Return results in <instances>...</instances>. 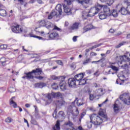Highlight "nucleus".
I'll use <instances>...</instances> for the list:
<instances>
[{"label": "nucleus", "instance_id": "nucleus-1", "mask_svg": "<svg viewBox=\"0 0 130 130\" xmlns=\"http://www.w3.org/2000/svg\"><path fill=\"white\" fill-rule=\"evenodd\" d=\"M99 115L96 114H92L91 116H90V121L87 122V127L91 128L92 127V123L95 125H100L102 122L107 121L108 118L107 115L105 114V110H100L99 113Z\"/></svg>", "mask_w": 130, "mask_h": 130}, {"label": "nucleus", "instance_id": "nucleus-2", "mask_svg": "<svg viewBox=\"0 0 130 130\" xmlns=\"http://www.w3.org/2000/svg\"><path fill=\"white\" fill-rule=\"evenodd\" d=\"M43 72L42 71V69L41 68H37L36 70H33L31 72L28 73H25L24 76L22 77V79H27V80H30V79H34L35 75V79L41 81L44 79V77L40 76Z\"/></svg>", "mask_w": 130, "mask_h": 130}, {"label": "nucleus", "instance_id": "nucleus-3", "mask_svg": "<svg viewBox=\"0 0 130 130\" xmlns=\"http://www.w3.org/2000/svg\"><path fill=\"white\" fill-rule=\"evenodd\" d=\"M102 5L98 4L96 7L91 8L89 11L87 13L86 11H83L82 13V18L84 20L89 18V17H94L95 15L99 13V11L102 9Z\"/></svg>", "mask_w": 130, "mask_h": 130}, {"label": "nucleus", "instance_id": "nucleus-4", "mask_svg": "<svg viewBox=\"0 0 130 130\" xmlns=\"http://www.w3.org/2000/svg\"><path fill=\"white\" fill-rule=\"evenodd\" d=\"M46 98H47L48 99L47 103L48 104H50V103L52 102V98H62V93L60 92L48 93L46 94Z\"/></svg>", "mask_w": 130, "mask_h": 130}, {"label": "nucleus", "instance_id": "nucleus-5", "mask_svg": "<svg viewBox=\"0 0 130 130\" xmlns=\"http://www.w3.org/2000/svg\"><path fill=\"white\" fill-rule=\"evenodd\" d=\"M124 3L127 5V8L126 9L124 7L121 8L119 13H121V15H127V14L130 15V2L128 0H125Z\"/></svg>", "mask_w": 130, "mask_h": 130}, {"label": "nucleus", "instance_id": "nucleus-6", "mask_svg": "<svg viewBox=\"0 0 130 130\" xmlns=\"http://www.w3.org/2000/svg\"><path fill=\"white\" fill-rule=\"evenodd\" d=\"M120 100L123 101L124 104H126L127 105H130V96L129 93L125 92L122 94H121L119 96Z\"/></svg>", "mask_w": 130, "mask_h": 130}, {"label": "nucleus", "instance_id": "nucleus-7", "mask_svg": "<svg viewBox=\"0 0 130 130\" xmlns=\"http://www.w3.org/2000/svg\"><path fill=\"white\" fill-rule=\"evenodd\" d=\"M12 31L14 33H21V32H22L23 29L20 25L16 24L15 26H12Z\"/></svg>", "mask_w": 130, "mask_h": 130}, {"label": "nucleus", "instance_id": "nucleus-8", "mask_svg": "<svg viewBox=\"0 0 130 130\" xmlns=\"http://www.w3.org/2000/svg\"><path fill=\"white\" fill-rule=\"evenodd\" d=\"M119 58L120 59V61L118 62V64H122V61H130V58L129 57L127 56V55H121L119 56Z\"/></svg>", "mask_w": 130, "mask_h": 130}, {"label": "nucleus", "instance_id": "nucleus-9", "mask_svg": "<svg viewBox=\"0 0 130 130\" xmlns=\"http://www.w3.org/2000/svg\"><path fill=\"white\" fill-rule=\"evenodd\" d=\"M48 37L49 40H53L54 39H56V38H58L59 37V35L58 33L56 31H53L51 34L48 36Z\"/></svg>", "mask_w": 130, "mask_h": 130}, {"label": "nucleus", "instance_id": "nucleus-10", "mask_svg": "<svg viewBox=\"0 0 130 130\" xmlns=\"http://www.w3.org/2000/svg\"><path fill=\"white\" fill-rule=\"evenodd\" d=\"M68 85L69 87H72V88L76 87L77 85V83L76 82V79L74 78H70L68 80Z\"/></svg>", "mask_w": 130, "mask_h": 130}, {"label": "nucleus", "instance_id": "nucleus-11", "mask_svg": "<svg viewBox=\"0 0 130 130\" xmlns=\"http://www.w3.org/2000/svg\"><path fill=\"white\" fill-rule=\"evenodd\" d=\"M59 16V14L55 10H52L51 13L48 15V19L49 20H51L52 18L54 17H58Z\"/></svg>", "mask_w": 130, "mask_h": 130}, {"label": "nucleus", "instance_id": "nucleus-12", "mask_svg": "<svg viewBox=\"0 0 130 130\" xmlns=\"http://www.w3.org/2000/svg\"><path fill=\"white\" fill-rule=\"evenodd\" d=\"M92 29H95V27L91 24L88 25L83 28L82 33L84 34V33H86V32H88V31H90V30H92Z\"/></svg>", "mask_w": 130, "mask_h": 130}, {"label": "nucleus", "instance_id": "nucleus-13", "mask_svg": "<svg viewBox=\"0 0 130 130\" xmlns=\"http://www.w3.org/2000/svg\"><path fill=\"white\" fill-rule=\"evenodd\" d=\"M59 86L61 91H66V90H67V83H66V81H64V80L60 81Z\"/></svg>", "mask_w": 130, "mask_h": 130}, {"label": "nucleus", "instance_id": "nucleus-14", "mask_svg": "<svg viewBox=\"0 0 130 130\" xmlns=\"http://www.w3.org/2000/svg\"><path fill=\"white\" fill-rule=\"evenodd\" d=\"M103 8L104 13L106 14L107 16H111V11H110V9L107 6L102 5V8Z\"/></svg>", "mask_w": 130, "mask_h": 130}, {"label": "nucleus", "instance_id": "nucleus-15", "mask_svg": "<svg viewBox=\"0 0 130 130\" xmlns=\"http://www.w3.org/2000/svg\"><path fill=\"white\" fill-rule=\"evenodd\" d=\"M51 80H58V81H64L66 79L63 76H56L55 75L50 76Z\"/></svg>", "mask_w": 130, "mask_h": 130}, {"label": "nucleus", "instance_id": "nucleus-16", "mask_svg": "<svg viewBox=\"0 0 130 130\" xmlns=\"http://www.w3.org/2000/svg\"><path fill=\"white\" fill-rule=\"evenodd\" d=\"M96 93V96H95V98H96V96H98V97H100L101 96H102V95L104 94V92H103V89L100 88L98 89L95 91Z\"/></svg>", "mask_w": 130, "mask_h": 130}, {"label": "nucleus", "instance_id": "nucleus-17", "mask_svg": "<svg viewBox=\"0 0 130 130\" xmlns=\"http://www.w3.org/2000/svg\"><path fill=\"white\" fill-rule=\"evenodd\" d=\"M64 103H66V102H64L63 100L55 101V104L56 107H61V106H62Z\"/></svg>", "mask_w": 130, "mask_h": 130}, {"label": "nucleus", "instance_id": "nucleus-18", "mask_svg": "<svg viewBox=\"0 0 130 130\" xmlns=\"http://www.w3.org/2000/svg\"><path fill=\"white\" fill-rule=\"evenodd\" d=\"M83 78H84V74L82 73L77 74L74 77V78L76 80H77V82H79V81L81 80Z\"/></svg>", "mask_w": 130, "mask_h": 130}, {"label": "nucleus", "instance_id": "nucleus-19", "mask_svg": "<svg viewBox=\"0 0 130 130\" xmlns=\"http://www.w3.org/2000/svg\"><path fill=\"white\" fill-rule=\"evenodd\" d=\"M63 5L64 12L66 13L67 15H71L72 14V9H71L69 6H65Z\"/></svg>", "mask_w": 130, "mask_h": 130}, {"label": "nucleus", "instance_id": "nucleus-20", "mask_svg": "<svg viewBox=\"0 0 130 130\" xmlns=\"http://www.w3.org/2000/svg\"><path fill=\"white\" fill-rule=\"evenodd\" d=\"M45 27L47 28V29H50V28H53V27H54V24H53V23H51L50 21L46 20Z\"/></svg>", "mask_w": 130, "mask_h": 130}, {"label": "nucleus", "instance_id": "nucleus-21", "mask_svg": "<svg viewBox=\"0 0 130 130\" xmlns=\"http://www.w3.org/2000/svg\"><path fill=\"white\" fill-rule=\"evenodd\" d=\"M61 5L58 4L55 8V11L58 12V14H59V16H61V14L62 13V9H61Z\"/></svg>", "mask_w": 130, "mask_h": 130}, {"label": "nucleus", "instance_id": "nucleus-22", "mask_svg": "<svg viewBox=\"0 0 130 130\" xmlns=\"http://www.w3.org/2000/svg\"><path fill=\"white\" fill-rule=\"evenodd\" d=\"M45 86H46V84L43 82L37 83L35 84V88H40L41 89L43 87H45Z\"/></svg>", "mask_w": 130, "mask_h": 130}, {"label": "nucleus", "instance_id": "nucleus-23", "mask_svg": "<svg viewBox=\"0 0 130 130\" xmlns=\"http://www.w3.org/2000/svg\"><path fill=\"white\" fill-rule=\"evenodd\" d=\"M53 130H60V123L59 122V120H57L56 121V123L53 127Z\"/></svg>", "mask_w": 130, "mask_h": 130}, {"label": "nucleus", "instance_id": "nucleus-24", "mask_svg": "<svg viewBox=\"0 0 130 130\" xmlns=\"http://www.w3.org/2000/svg\"><path fill=\"white\" fill-rule=\"evenodd\" d=\"M79 29V23L75 22L70 28V30H77Z\"/></svg>", "mask_w": 130, "mask_h": 130}, {"label": "nucleus", "instance_id": "nucleus-25", "mask_svg": "<svg viewBox=\"0 0 130 130\" xmlns=\"http://www.w3.org/2000/svg\"><path fill=\"white\" fill-rule=\"evenodd\" d=\"M99 18L101 20H104L107 18L108 15L104 13V12H101L99 14Z\"/></svg>", "mask_w": 130, "mask_h": 130}, {"label": "nucleus", "instance_id": "nucleus-26", "mask_svg": "<svg viewBox=\"0 0 130 130\" xmlns=\"http://www.w3.org/2000/svg\"><path fill=\"white\" fill-rule=\"evenodd\" d=\"M13 99H15V96L12 97L10 99V105H13V106L14 108H16V107H17V103L14 102V101H13Z\"/></svg>", "mask_w": 130, "mask_h": 130}, {"label": "nucleus", "instance_id": "nucleus-27", "mask_svg": "<svg viewBox=\"0 0 130 130\" xmlns=\"http://www.w3.org/2000/svg\"><path fill=\"white\" fill-rule=\"evenodd\" d=\"M46 22V20H40L39 21V24L40 26L38 28H40V27H45Z\"/></svg>", "mask_w": 130, "mask_h": 130}, {"label": "nucleus", "instance_id": "nucleus-28", "mask_svg": "<svg viewBox=\"0 0 130 130\" xmlns=\"http://www.w3.org/2000/svg\"><path fill=\"white\" fill-rule=\"evenodd\" d=\"M75 0H64V3L67 4V5H72V3L73 2H75ZM76 2H78L79 4H80V2H81V0H76Z\"/></svg>", "mask_w": 130, "mask_h": 130}, {"label": "nucleus", "instance_id": "nucleus-29", "mask_svg": "<svg viewBox=\"0 0 130 130\" xmlns=\"http://www.w3.org/2000/svg\"><path fill=\"white\" fill-rule=\"evenodd\" d=\"M91 3H92V0H83L80 2V4H81V5H84V4L88 5L91 4Z\"/></svg>", "mask_w": 130, "mask_h": 130}, {"label": "nucleus", "instance_id": "nucleus-30", "mask_svg": "<svg viewBox=\"0 0 130 130\" xmlns=\"http://www.w3.org/2000/svg\"><path fill=\"white\" fill-rule=\"evenodd\" d=\"M0 16L6 17V16H7V11L4 9H0Z\"/></svg>", "mask_w": 130, "mask_h": 130}, {"label": "nucleus", "instance_id": "nucleus-31", "mask_svg": "<svg viewBox=\"0 0 130 130\" xmlns=\"http://www.w3.org/2000/svg\"><path fill=\"white\" fill-rule=\"evenodd\" d=\"M29 36L30 37H34V38H37L38 39H39V40H45V39H44L43 38L39 36H34L32 34H30Z\"/></svg>", "mask_w": 130, "mask_h": 130}, {"label": "nucleus", "instance_id": "nucleus-32", "mask_svg": "<svg viewBox=\"0 0 130 130\" xmlns=\"http://www.w3.org/2000/svg\"><path fill=\"white\" fill-rule=\"evenodd\" d=\"M114 111L116 113H117L118 112V110H119V107L118 106V105L115 104L114 105Z\"/></svg>", "mask_w": 130, "mask_h": 130}, {"label": "nucleus", "instance_id": "nucleus-33", "mask_svg": "<svg viewBox=\"0 0 130 130\" xmlns=\"http://www.w3.org/2000/svg\"><path fill=\"white\" fill-rule=\"evenodd\" d=\"M79 82V85H80V86H82L83 85H85L86 83H87V81L86 80V79H81L80 81H78Z\"/></svg>", "mask_w": 130, "mask_h": 130}, {"label": "nucleus", "instance_id": "nucleus-34", "mask_svg": "<svg viewBox=\"0 0 130 130\" xmlns=\"http://www.w3.org/2000/svg\"><path fill=\"white\" fill-rule=\"evenodd\" d=\"M111 12L112 16H114V18H116V17L118 16V13H117V11H116L115 10H113Z\"/></svg>", "mask_w": 130, "mask_h": 130}, {"label": "nucleus", "instance_id": "nucleus-35", "mask_svg": "<svg viewBox=\"0 0 130 130\" xmlns=\"http://www.w3.org/2000/svg\"><path fill=\"white\" fill-rule=\"evenodd\" d=\"M51 87L53 89V90H56V89L58 88V85H57L56 83H53L51 85Z\"/></svg>", "mask_w": 130, "mask_h": 130}, {"label": "nucleus", "instance_id": "nucleus-36", "mask_svg": "<svg viewBox=\"0 0 130 130\" xmlns=\"http://www.w3.org/2000/svg\"><path fill=\"white\" fill-rule=\"evenodd\" d=\"M91 58H87L86 59H85L83 62V64L85 65V64H87L90 62H91Z\"/></svg>", "mask_w": 130, "mask_h": 130}, {"label": "nucleus", "instance_id": "nucleus-37", "mask_svg": "<svg viewBox=\"0 0 130 130\" xmlns=\"http://www.w3.org/2000/svg\"><path fill=\"white\" fill-rule=\"evenodd\" d=\"M76 103H77V106H81V105H84V104H85L84 103L82 102V100H78Z\"/></svg>", "mask_w": 130, "mask_h": 130}, {"label": "nucleus", "instance_id": "nucleus-38", "mask_svg": "<svg viewBox=\"0 0 130 130\" xmlns=\"http://www.w3.org/2000/svg\"><path fill=\"white\" fill-rule=\"evenodd\" d=\"M74 107H75V103L73 102L72 104L70 105L68 108L69 111H72V109H73Z\"/></svg>", "mask_w": 130, "mask_h": 130}, {"label": "nucleus", "instance_id": "nucleus-39", "mask_svg": "<svg viewBox=\"0 0 130 130\" xmlns=\"http://www.w3.org/2000/svg\"><path fill=\"white\" fill-rule=\"evenodd\" d=\"M30 122L32 123V124H37V121H36V120H35V119H34L32 116H31Z\"/></svg>", "mask_w": 130, "mask_h": 130}, {"label": "nucleus", "instance_id": "nucleus-40", "mask_svg": "<svg viewBox=\"0 0 130 130\" xmlns=\"http://www.w3.org/2000/svg\"><path fill=\"white\" fill-rule=\"evenodd\" d=\"M58 115L62 117V118H64L66 117V114H64V113L63 111H59Z\"/></svg>", "mask_w": 130, "mask_h": 130}, {"label": "nucleus", "instance_id": "nucleus-41", "mask_svg": "<svg viewBox=\"0 0 130 130\" xmlns=\"http://www.w3.org/2000/svg\"><path fill=\"white\" fill-rule=\"evenodd\" d=\"M126 42H122V43H119L118 45H117L115 48H119L122 46V45H124Z\"/></svg>", "mask_w": 130, "mask_h": 130}, {"label": "nucleus", "instance_id": "nucleus-42", "mask_svg": "<svg viewBox=\"0 0 130 130\" xmlns=\"http://www.w3.org/2000/svg\"><path fill=\"white\" fill-rule=\"evenodd\" d=\"M104 2H107L108 5L111 6V5L114 3V0H105Z\"/></svg>", "mask_w": 130, "mask_h": 130}, {"label": "nucleus", "instance_id": "nucleus-43", "mask_svg": "<svg viewBox=\"0 0 130 130\" xmlns=\"http://www.w3.org/2000/svg\"><path fill=\"white\" fill-rule=\"evenodd\" d=\"M119 80L122 81V82H124V80H125V76L124 75H122L119 77Z\"/></svg>", "mask_w": 130, "mask_h": 130}, {"label": "nucleus", "instance_id": "nucleus-44", "mask_svg": "<svg viewBox=\"0 0 130 130\" xmlns=\"http://www.w3.org/2000/svg\"><path fill=\"white\" fill-rule=\"evenodd\" d=\"M109 68H110L111 69H113V71H116V72H117V71H118V69L117 68V67L114 66H112L111 65Z\"/></svg>", "mask_w": 130, "mask_h": 130}, {"label": "nucleus", "instance_id": "nucleus-45", "mask_svg": "<svg viewBox=\"0 0 130 130\" xmlns=\"http://www.w3.org/2000/svg\"><path fill=\"white\" fill-rule=\"evenodd\" d=\"M55 62L57 63V64H59V66H61L63 67V62H62V61L60 60H56Z\"/></svg>", "mask_w": 130, "mask_h": 130}, {"label": "nucleus", "instance_id": "nucleus-46", "mask_svg": "<svg viewBox=\"0 0 130 130\" xmlns=\"http://www.w3.org/2000/svg\"><path fill=\"white\" fill-rule=\"evenodd\" d=\"M119 67H120L121 69H127V68H128V64L125 63L122 66L119 65Z\"/></svg>", "mask_w": 130, "mask_h": 130}, {"label": "nucleus", "instance_id": "nucleus-47", "mask_svg": "<svg viewBox=\"0 0 130 130\" xmlns=\"http://www.w3.org/2000/svg\"><path fill=\"white\" fill-rule=\"evenodd\" d=\"M5 121L6 122H12V121H13V119L11 118V117H8L5 119Z\"/></svg>", "mask_w": 130, "mask_h": 130}, {"label": "nucleus", "instance_id": "nucleus-48", "mask_svg": "<svg viewBox=\"0 0 130 130\" xmlns=\"http://www.w3.org/2000/svg\"><path fill=\"white\" fill-rule=\"evenodd\" d=\"M54 28H53V31L54 30H57V31H60V32H61V29L58 27L57 26H56V25H54Z\"/></svg>", "mask_w": 130, "mask_h": 130}, {"label": "nucleus", "instance_id": "nucleus-49", "mask_svg": "<svg viewBox=\"0 0 130 130\" xmlns=\"http://www.w3.org/2000/svg\"><path fill=\"white\" fill-rule=\"evenodd\" d=\"M35 31H36V32H38L39 33H41V35H42V36L44 34V31H39V29L38 27H36L35 28Z\"/></svg>", "mask_w": 130, "mask_h": 130}, {"label": "nucleus", "instance_id": "nucleus-50", "mask_svg": "<svg viewBox=\"0 0 130 130\" xmlns=\"http://www.w3.org/2000/svg\"><path fill=\"white\" fill-rule=\"evenodd\" d=\"M103 60H104V58H102L98 61H93L91 62V63H97V62H100V61H103Z\"/></svg>", "mask_w": 130, "mask_h": 130}, {"label": "nucleus", "instance_id": "nucleus-51", "mask_svg": "<svg viewBox=\"0 0 130 130\" xmlns=\"http://www.w3.org/2000/svg\"><path fill=\"white\" fill-rule=\"evenodd\" d=\"M0 62L2 63V62H7V60H6V58L5 57H2L0 59Z\"/></svg>", "mask_w": 130, "mask_h": 130}, {"label": "nucleus", "instance_id": "nucleus-52", "mask_svg": "<svg viewBox=\"0 0 130 130\" xmlns=\"http://www.w3.org/2000/svg\"><path fill=\"white\" fill-rule=\"evenodd\" d=\"M99 46H101V44H99L98 45H95L93 46H92L91 48V49H93V48H97V47H99Z\"/></svg>", "mask_w": 130, "mask_h": 130}, {"label": "nucleus", "instance_id": "nucleus-53", "mask_svg": "<svg viewBox=\"0 0 130 130\" xmlns=\"http://www.w3.org/2000/svg\"><path fill=\"white\" fill-rule=\"evenodd\" d=\"M107 101H108V99H107L105 100V101H104L102 104H99V107H101V106H102V105H103V104L106 103V102H107Z\"/></svg>", "mask_w": 130, "mask_h": 130}, {"label": "nucleus", "instance_id": "nucleus-54", "mask_svg": "<svg viewBox=\"0 0 130 130\" xmlns=\"http://www.w3.org/2000/svg\"><path fill=\"white\" fill-rule=\"evenodd\" d=\"M89 99L91 101H93L94 100V95L90 94V95H89Z\"/></svg>", "mask_w": 130, "mask_h": 130}, {"label": "nucleus", "instance_id": "nucleus-55", "mask_svg": "<svg viewBox=\"0 0 130 130\" xmlns=\"http://www.w3.org/2000/svg\"><path fill=\"white\" fill-rule=\"evenodd\" d=\"M18 2L20 3V5H24V3H25V0H18Z\"/></svg>", "mask_w": 130, "mask_h": 130}, {"label": "nucleus", "instance_id": "nucleus-56", "mask_svg": "<svg viewBox=\"0 0 130 130\" xmlns=\"http://www.w3.org/2000/svg\"><path fill=\"white\" fill-rule=\"evenodd\" d=\"M90 55L91 56H96V55H97V53L92 52L90 53Z\"/></svg>", "mask_w": 130, "mask_h": 130}, {"label": "nucleus", "instance_id": "nucleus-57", "mask_svg": "<svg viewBox=\"0 0 130 130\" xmlns=\"http://www.w3.org/2000/svg\"><path fill=\"white\" fill-rule=\"evenodd\" d=\"M1 47L2 48H3V49H7L8 46H7V45H3L1 46Z\"/></svg>", "mask_w": 130, "mask_h": 130}, {"label": "nucleus", "instance_id": "nucleus-58", "mask_svg": "<svg viewBox=\"0 0 130 130\" xmlns=\"http://www.w3.org/2000/svg\"><path fill=\"white\" fill-rule=\"evenodd\" d=\"M99 71L97 70L95 73H94V75L96 77H98L99 76Z\"/></svg>", "mask_w": 130, "mask_h": 130}, {"label": "nucleus", "instance_id": "nucleus-59", "mask_svg": "<svg viewBox=\"0 0 130 130\" xmlns=\"http://www.w3.org/2000/svg\"><path fill=\"white\" fill-rule=\"evenodd\" d=\"M35 113H36V114H38V109H37V107L35 106Z\"/></svg>", "mask_w": 130, "mask_h": 130}, {"label": "nucleus", "instance_id": "nucleus-60", "mask_svg": "<svg viewBox=\"0 0 130 130\" xmlns=\"http://www.w3.org/2000/svg\"><path fill=\"white\" fill-rule=\"evenodd\" d=\"M109 33H114V29L111 28L109 30Z\"/></svg>", "mask_w": 130, "mask_h": 130}, {"label": "nucleus", "instance_id": "nucleus-61", "mask_svg": "<svg viewBox=\"0 0 130 130\" xmlns=\"http://www.w3.org/2000/svg\"><path fill=\"white\" fill-rule=\"evenodd\" d=\"M73 41L74 42H76V41H77V37L76 36H74L73 38Z\"/></svg>", "mask_w": 130, "mask_h": 130}, {"label": "nucleus", "instance_id": "nucleus-62", "mask_svg": "<svg viewBox=\"0 0 130 130\" xmlns=\"http://www.w3.org/2000/svg\"><path fill=\"white\" fill-rule=\"evenodd\" d=\"M49 3L50 4H54V3H55V1L54 0H50Z\"/></svg>", "mask_w": 130, "mask_h": 130}, {"label": "nucleus", "instance_id": "nucleus-63", "mask_svg": "<svg viewBox=\"0 0 130 130\" xmlns=\"http://www.w3.org/2000/svg\"><path fill=\"white\" fill-rule=\"evenodd\" d=\"M85 113H82L81 114V116H80V117H81V118H83V117H84V116H85Z\"/></svg>", "mask_w": 130, "mask_h": 130}, {"label": "nucleus", "instance_id": "nucleus-64", "mask_svg": "<svg viewBox=\"0 0 130 130\" xmlns=\"http://www.w3.org/2000/svg\"><path fill=\"white\" fill-rule=\"evenodd\" d=\"M78 130H84V129H83V127H82V126H78Z\"/></svg>", "mask_w": 130, "mask_h": 130}]
</instances>
